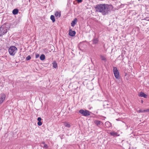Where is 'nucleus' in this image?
Segmentation results:
<instances>
[{"label": "nucleus", "mask_w": 149, "mask_h": 149, "mask_svg": "<svg viewBox=\"0 0 149 149\" xmlns=\"http://www.w3.org/2000/svg\"><path fill=\"white\" fill-rule=\"evenodd\" d=\"M94 123L97 126H98L100 124L101 122L99 120H95L94 121Z\"/></svg>", "instance_id": "nucleus-16"}, {"label": "nucleus", "mask_w": 149, "mask_h": 149, "mask_svg": "<svg viewBox=\"0 0 149 149\" xmlns=\"http://www.w3.org/2000/svg\"><path fill=\"white\" fill-rule=\"evenodd\" d=\"M43 147L45 148H48V146L47 144H45L44 145Z\"/></svg>", "instance_id": "nucleus-25"}, {"label": "nucleus", "mask_w": 149, "mask_h": 149, "mask_svg": "<svg viewBox=\"0 0 149 149\" xmlns=\"http://www.w3.org/2000/svg\"><path fill=\"white\" fill-rule=\"evenodd\" d=\"M52 64L53 65V67L54 68H56L57 67V63L55 61L53 62Z\"/></svg>", "instance_id": "nucleus-18"}, {"label": "nucleus", "mask_w": 149, "mask_h": 149, "mask_svg": "<svg viewBox=\"0 0 149 149\" xmlns=\"http://www.w3.org/2000/svg\"><path fill=\"white\" fill-rule=\"evenodd\" d=\"M18 12V10L17 9H14L12 11V13L14 15L17 14Z\"/></svg>", "instance_id": "nucleus-11"}, {"label": "nucleus", "mask_w": 149, "mask_h": 149, "mask_svg": "<svg viewBox=\"0 0 149 149\" xmlns=\"http://www.w3.org/2000/svg\"><path fill=\"white\" fill-rule=\"evenodd\" d=\"M112 6L111 5L101 4L97 5L95 9L96 11L101 13L102 15H104L108 13V12L111 8Z\"/></svg>", "instance_id": "nucleus-1"}, {"label": "nucleus", "mask_w": 149, "mask_h": 149, "mask_svg": "<svg viewBox=\"0 0 149 149\" xmlns=\"http://www.w3.org/2000/svg\"><path fill=\"white\" fill-rule=\"evenodd\" d=\"M76 20L77 19L75 18L73 21H72V22L71 23V25L72 26H74L75 24H76Z\"/></svg>", "instance_id": "nucleus-14"}, {"label": "nucleus", "mask_w": 149, "mask_h": 149, "mask_svg": "<svg viewBox=\"0 0 149 149\" xmlns=\"http://www.w3.org/2000/svg\"><path fill=\"white\" fill-rule=\"evenodd\" d=\"M31 58V56L30 55H29L26 58V60L27 61H29L30 60Z\"/></svg>", "instance_id": "nucleus-22"}, {"label": "nucleus", "mask_w": 149, "mask_h": 149, "mask_svg": "<svg viewBox=\"0 0 149 149\" xmlns=\"http://www.w3.org/2000/svg\"><path fill=\"white\" fill-rule=\"evenodd\" d=\"M64 125L65 127L68 128H70V125L68 123L65 122L64 123Z\"/></svg>", "instance_id": "nucleus-13"}, {"label": "nucleus", "mask_w": 149, "mask_h": 149, "mask_svg": "<svg viewBox=\"0 0 149 149\" xmlns=\"http://www.w3.org/2000/svg\"><path fill=\"white\" fill-rule=\"evenodd\" d=\"M1 31H0V37L2 36L3 35L2 33H1Z\"/></svg>", "instance_id": "nucleus-28"}, {"label": "nucleus", "mask_w": 149, "mask_h": 149, "mask_svg": "<svg viewBox=\"0 0 149 149\" xmlns=\"http://www.w3.org/2000/svg\"><path fill=\"white\" fill-rule=\"evenodd\" d=\"M79 112L84 116H89L90 115V112L87 110H84L81 109L79 111Z\"/></svg>", "instance_id": "nucleus-3"}, {"label": "nucleus", "mask_w": 149, "mask_h": 149, "mask_svg": "<svg viewBox=\"0 0 149 149\" xmlns=\"http://www.w3.org/2000/svg\"><path fill=\"white\" fill-rule=\"evenodd\" d=\"M7 31V28L4 27V26H2L0 28V31H1V33L3 35L6 33Z\"/></svg>", "instance_id": "nucleus-5"}, {"label": "nucleus", "mask_w": 149, "mask_h": 149, "mask_svg": "<svg viewBox=\"0 0 149 149\" xmlns=\"http://www.w3.org/2000/svg\"><path fill=\"white\" fill-rule=\"evenodd\" d=\"M77 1L78 3H79L82 2V0H77Z\"/></svg>", "instance_id": "nucleus-26"}, {"label": "nucleus", "mask_w": 149, "mask_h": 149, "mask_svg": "<svg viewBox=\"0 0 149 149\" xmlns=\"http://www.w3.org/2000/svg\"><path fill=\"white\" fill-rule=\"evenodd\" d=\"M40 59L42 61L44 60L45 59V56L44 54H41L40 56Z\"/></svg>", "instance_id": "nucleus-17"}, {"label": "nucleus", "mask_w": 149, "mask_h": 149, "mask_svg": "<svg viewBox=\"0 0 149 149\" xmlns=\"http://www.w3.org/2000/svg\"><path fill=\"white\" fill-rule=\"evenodd\" d=\"M139 95L140 96H141V97H143L145 98H147V95H146L145 93L142 92H141L139 93Z\"/></svg>", "instance_id": "nucleus-10"}, {"label": "nucleus", "mask_w": 149, "mask_h": 149, "mask_svg": "<svg viewBox=\"0 0 149 149\" xmlns=\"http://www.w3.org/2000/svg\"><path fill=\"white\" fill-rule=\"evenodd\" d=\"M109 134L111 136H117V133L116 132L113 131L111 132H110L109 133Z\"/></svg>", "instance_id": "nucleus-12"}, {"label": "nucleus", "mask_w": 149, "mask_h": 149, "mask_svg": "<svg viewBox=\"0 0 149 149\" xmlns=\"http://www.w3.org/2000/svg\"><path fill=\"white\" fill-rule=\"evenodd\" d=\"M50 19L53 22H55V19L53 15H51L50 16Z\"/></svg>", "instance_id": "nucleus-20"}, {"label": "nucleus", "mask_w": 149, "mask_h": 149, "mask_svg": "<svg viewBox=\"0 0 149 149\" xmlns=\"http://www.w3.org/2000/svg\"><path fill=\"white\" fill-rule=\"evenodd\" d=\"M105 125L107 127H109L111 125V123L109 122H106L105 123Z\"/></svg>", "instance_id": "nucleus-19"}, {"label": "nucleus", "mask_w": 149, "mask_h": 149, "mask_svg": "<svg viewBox=\"0 0 149 149\" xmlns=\"http://www.w3.org/2000/svg\"><path fill=\"white\" fill-rule=\"evenodd\" d=\"M76 34V32L74 31H72V30L70 29L69 31V35L71 36H74Z\"/></svg>", "instance_id": "nucleus-7"}, {"label": "nucleus", "mask_w": 149, "mask_h": 149, "mask_svg": "<svg viewBox=\"0 0 149 149\" xmlns=\"http://www.w3.org/2000/svg\"><path fill=\"white\" fill-rule=\"evenodd\" d=\"M98 40L97 38L94 39L93 40V42L94 44H96L98 43Z\"/></svg>", "instance_id": "nucleus-21"}, {"label": "nucleus", "mask_w": 149, "mask_h": 149, "mask_svg": "<svg viewBox=\"0 0 149 149\" xmlns=\"http://www.w3.org/2000/svg\"><path fill=\"white\" fill-rule=\"evenodd\" d=\"M42 143L44 145L45 144V142H43Z\"/></svg>", "instance_id": "nucleus-29"}, {"label": "nucleus", "mask_w": 149, "mask_h": 149, "mask_svg": "<svg viewBox=\"0 0 149 149\" xmlns=\"http://www.w3.org/2000/svg\"><path fill=\"white\" fill-rule=\"evenodd\" d=\"M39 56V54H36L35 55V57L36 58H38Z\"/></svg>", "instance_id": "nucleus-24"}, {"label": "nucleus", "mask_w": 149, "mask_h": 149, "mask_svg": "<svg viewBox=\"0 0 149 149\" xmlns=\"http://www.w3.org/2000/svg\"><path fill=\"white\" fill-rule=\"evenodd\" d=\"M113 73L116 78L117 79H119V74L118 70L116 67H113Z\"/></svg>", "instance_id": "nucleus-4"}, {"label": "nucleus", "mask_w": 149, "mask_h": 149, "mask_svg": "<svg viewBox=\"0 0 149 149\" xmlns=\"http://www.w3.org/2000/svg\"><path fill=\"white\" fill-rule=\"evenodd\" d=\"M55 15L57 18L60 17L61 16V12L56 11L55 13Z\"/></svg>", "instance_id": "nucleus-8"}, {"label": "nucleus", "mask_w": 149, "mask_h": 149, "mask_svg": "<svg viewBox=\"0 0 149 149\" xmlns=\"http://www.w3.org/2000/svg\"><path fill=\"white\" fill-rule=\"evenodd\" d=\"M6 98V95L4 93L0 94V105L4 101Z\"/></svg>", "instance_id": "nucleus-6"}, {"label": "nucleus", "mask_w": 149, "mask_h": 149, "mask_svg": "<svg viewBox=\"0 0 149 149\" xmlns=\"http://www.w3.org/2000/svg\"><path fill=\"white\" fill-rule=\"evenodd\" d=\"M149 111V109H147L146 110H143L142 109H140L137 111L138 113H142V112H148Z\"/></svg>", "instance_id": "nucleus-9"}, {"label": "nucleus", "mask_w": 149, "mask_h": 149, "mask_svg": "<svg viewBox=\"0 0 149 149\" xmlns=\"http://www.w3.org/2000/svg\"><path fill=\"white\" fill-rule=\"evenodd\" d=\"M100 58L102 61H103L105 62H106L107 61V59L106 58L103 56H100Z\"/></svg>", "instance_id": "nucleus-15"}, {"label": "nucleus", "mask_w": 149, "mask_h": 149, "mask_svg": "<svg viewBox=\"0 0 149 149\" xmlns=\"http://www.w3.org/2000/svg\"><path fill=\"white\" fill-rule=\"evenodd\" d=\"M38 125L39 126H41L42 125V123L41 121H38Z\"/></svg>", "instance_id": "nucleus-23"}, {"label": "nucleus", "mask_w": 149, "mask_h": 149, "mask_svg": "<svg viewBox=\"0 0 149 149\" xmlns=\"http://www.w3.org/2000/svg\"><path fill=\"white\" fill-rule=\"evenodd\" d=\"M8 50L10 55L14 56L16 53L17 49L16 47L13 46L9 47Z\"/></svg>", "instance_id": "nucleus-2"}, {"label": "nucleus", "mask_w": 149, "mask_h": 149, "mask_svg": "<svg viewBox=\"0 0 149 149\" xmlns=\"http://www.w3.org/2000/svg\"><path fill=\"white\" fill-rule=\"evenodd\" d=\"M143 100H141V103H143Z\"/></svg>", "instance_id": "nucleus-30"}, {"label": "nucleus", "mask_w": 149, "mask_h": 149, "mask_svg": "<svg viewBox=\"0 0 149 149\" xmlns=\"http://www.w3.org/2000/svg\"><path fill=\"white\" fill-rule=\"evenodd\" d=\"M37 120L38 121H40L41 120V118L40 117H38L37 119Z\"/></svg>", "instance_id": "nucleus-27"}]
</instances>
